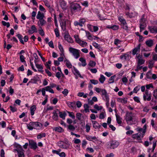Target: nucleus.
<instances>
[{
    "label": "nucleus",
    "mask_w": 157,
    "mask_h": 157,
    "mask_svg": "<svg viewBox=\"0 0 157 157\" xmlns=\"http://www.w3.org/2000/svg\"><path fill=\"white\" fill-rule=\"evenodd\" d=\"M44 17V15L43 13L41 12L40 11L38 12L36 16V18L37 19H40L43 18Z\"/></svg>",
    "instance_id": "nucleus-22"
},
{
    "label": "nucleus",
    "mask_w": 157,
    "mask_h": 157,
    "mask_svg": "<svg viewBox=\"0 0 157 157\" xmlns=\"http://www.w3.org/2000/svg\"><path fill=\"white\" fill-rule=\"evenodd\" d=\"M16 150L17 152L18 157H24L23 150L21 148L16 149Z\"/></svg>",
    "instance_id": "nucleus-15"
},
{
    "label": "nucleus",
    "mask_w": 157,
    "mask_h": 157,
    "mask_svg": "<svg viewBox=\"0 0 157 157\" xmlns=\"http://www.w3.org/2000/svg\"><path fill=\"white\" fill-rule=\"evenodd\" d=\"M74 37L75 38L76 41L78 43L79 41L81 40L79 38L78 36L77 35H75L74 36Z\"/></svg>",
    "instance_id": "nucleus-57"
},
{
    "label": "nucleus",
    "mask_w": 157,
    "mask_h": 157,
    "mask_svg": "<svg viewBox=\"0 0 157 157\" xmlns=\"http://www.w3.org/2000/svg\"><path fill=\"white\" fill-rule=\"evenodd\" d=\"M70 5L71 10L74 12L79 11L81 10V6L77 3L72 2L70 3Z\"/></svg>",
    "instance_id": "nucleus-2"
},
{
    "label": "nucleus",
    "mask_w": 157,
    "mask_h": 157,
    "mask_svg": "<svg viewBox=\"0 0 157 157\" xmlns=\"http://www.w3.org/2000/svg\"><path fill=\"white\" fill-rule=\"evenodd\" d=\"M54 31L56 36L57 37H59V34L58 29L57 28L55 29L54 30Z\"/></svg>",
    "instance_id": "nucleus-58"
},
{
    "label": "nucleus",
    "mask_w": 157,
    "mask_h": 157,
    "mask_svg": "<svg viewBox=\"0 0 157 157\" xmlns=\"http://www.w3.org/2000/svg\"><path fill=\"white\" fill-rule=\"evenodd\" d=\"M67 104L70 108H74L75 107L76 104L75 102V101L72 102H67Z\"/></svg>",
    "instance_id": "nucleus-19"
},
{
    "label": "nucleus",
    "mask_w": 157,
    "mask_h": 157,
    "mask_svg": "<svg viewBox=\"0 0 157 157\" xmlns=\"http://www.w3.org/2000/svg\"><path fill=\"white\" fill-rule=\"evenodd\" d=\"M37 32V29L34 25H32L31 27V29H29L28 31V33L30 34H32L34 33H36Z\"/></svg>",
    "instance_id": "nucleus-12"
},
{
    "label": "nucleus",
    "mask_w": 157,
    "mask_h": 157,
    "mask_svg": "<svg viewBox=\"0 0 157 157\" xmlns=\"http://www.w3.org/2000/svg\"><path fill=\"white\" fill-rule=\"evenodd\" d=\"M64 38L69 43H72L73 42L72 38L70 36V35L67 33L65 34L64 36Z\"/></svg>",
    "instance_id": "nucleus-13"
},
{
    "label": "nucleus",
    "mask_w": 157,
    "mask_h": 157,
    "mask_svg": "<svg viewBox=\"0 0 157 157\" xmlns=\"http://www.w3.org/2000/svg\"><path fill=\"white\" fill-rule=\"evenodd\" d=\"M145 94L146 96L144 94L143 95V99L144 101L147 100L148 101H150L151 99V94H148V91L146 90L145 92Z\"/></svg>",
    "instance_id": "nucleus-8"
},
{
    "label": "nucleus",
    "mask_w": 157,
    "mask_h": 157,
    "mask_svg": "<svg viewBox=\"0 0 157 157\" xmlns=\"http://www.w3.org/2000/svg\"><path fill=\"white\" fill-rule=\"evenodd\" d=\"M94 107L98 110H100L102 109V106H99L97 104L95 105Z\"/></svg>",
    "instance_id": "nucleus-54"
},
{
    "label": "nucleus",
    "mask_w": 157,
    "mask_h": 157,
    "mask_svg": "<svg viewBox=\"0 0 157 157\" xmlns=\"http://www.w3.org/2000/svg\"><path fill=\"white\" fill-rule=\"evenodd\" d=\"M115 115L117 123L118 124H121L122 122L121 121L122 118L119 115H118L117 112H116Z\"/></svg>",
    "instance_id": "nucleus-21"
},
{
    "label": "nucleus",
    "mask_w": 157,
    "mask_h": 157,
    "mask_svg": "<svg viewBox=\"0 0 157 157\" xmlns=\"http://www.w3.org/2000/svg\"><path fill=\"white\" fill-rule=\"evenodd\" d=\"M20 59L21 61L22 62H25L26 63L25 61V57L22 55H21L20 56Z\"/></svg>",
    "instance_id": "nucleus-52"
},
{
    "label": "nucleus",
    "mask_w": 157,
    "mask_h": 157,
    "mask_svg": "<svg viewBox=\"0 0 157 157\" xmlns=\"http://www.w3.org/2000/svg\"><path fill=\"white\" fill-rule=\"evenodd\" d=\"M74 24L75 26H77L78 25L80 27H82L83 26V25H82V24L79 21V22L77 21H75L74 23Z\"/></svg>",
    "instance_id": "nucleus-50"
},
{
    "label": "nucleus",
    "mask_w": 157,
    "mask_h": 157,
    "mask_svg": "<svg viewBox=\"0 0 157 157\" xmlns=\"http://www.w3.org/2000/svg\"><path fill=\"white\" fill-rule=\"evenodd\" d=\"M17 36L19 39V41L21 42V43L24 44V42L23 40L22 39V36L20 34H18L17 35Z\"/></svg>",
    "instance_id": "nucleus-34"
},
{
    "label": "nucleus",
    "mask_w": 157,
    "mask_h": 157,
    "mask_svg": "<svg viewBox=\"0 0 157 157\" xmlns=\"http://www.w3.org/2000/svg\"><path fill=\"white\" fill-rule=\"evenodd\" d=\"M53 130L59 132H63L64 131L63 129L61 127H56L54 128L53 129Z\"/></svg>",
    "instance_id": "nucleus-26"
},
{
    "label": "nucleus",
    "mask_w": 157,
    "mask_h": 157,
    "mask_svg": "<svg viewBox=\"0 0 157 157\" xmlns=\"http://www.w3.org/2000/svg\"><path fill=\"white\" fill-rule=\"evenodd\" d=\"M156 140H154L153 142L152 150L151 151L152 152H153L154 151V150L156 146Z\"/></svg>",
    "instance_id": "nucleus-55"
},
{
    "label": "nucleus",
    "mask_w": 157,
    "mask_h": 157,
    "mask_svg": "<svg viewBox=\"0 0 157 157\" xmlns=\"http://www.w3.org/2000/svg\"><path fill=\"white\" fill-rule=\"evenodd\" d=\"M37 80L36 79L32 78L31 79V81L29 82V83H36L37 82Z\"/></svg>",
    "instance_id": "nucleus-62"
},
{
    "label": "nucleus",
    "mask_w": 157,
    "mask_h": 157,
    "mask_svg": "<svg viewBox=\"0 0 157 157\" xmlns=\"http://www.w3.org/2000/svg\"><path fill=\"white\" fill-rule=\"evenodd\" d=\"M145 44L148 47H151L154 45L153 41L151 39L147 40L145 42Z\"/></svg>",
    "instance_id": "nucleus-16"
},
{
    "label": "nucleus",
    "mask_w": 157,
    "mask_h": 157,
    "mask_svg": "<svg viewBox=\"0 0 157 157\" xmlns=\"http://www.w3.org/2000/svg\"><path fill=\"white\" fill-rule=\"evenodd\" d=\"M107 28H108L111 29L113 30H117L118 29L119 26L116 25H113V26L109 27L107 26Z\"/></svg>",
    "instance_id": "nucleus-41"
},
{
    "label": "nucleus",
    "mask_w": 157,
    "mask_h": 157,
    "mask_svg": "<svg viewBox=\"0 0 157 157\" xmlns=\"http://www.w3.org/2000/svg\"><path fill=\"white\" fill-rule=\"evenodd\" d=\"M119 145V143L118 141H112L110 143V149H113L117 147Z\"/></svg>",
    "instance_id": "nucleus-9"
},
{
    "label": "nucleus",
    "mask_w": 157,
    "mask_h": 157,
    "mask_svg": "<svg viewBox=\"0 0 157 157\" xmlns=\"http://www.w3.org/2000/svg\"><path fill=\"white\" fill-rule=\"evenodd\" d=\"M90 82L94 85L97 84L98 83V82L97 80L94 79H91L90 80Z\"/></svg>",
    "instance_id": "nucleus-53"
},
{
    "label": "nucleus",
    "mask_w": 157,
    "mask_h": 157,
    "mask_svg": "<svg viewBox=\"0 0 157 157\" xmlns=\"http://www.w3.org/2000/svg\"><path fill=\"white\" fill-rule=\"evenodd\" d=\"M151 71L147 72L146 74V77L147 78L151 79Z\"/></svg>",
    "instance_id": "nucleus-56"
},
{
    "label": "nucleus",
    "mask_w": 157,
    "mask_h": 157,
    "mask_svg": "<svg viewBox=\"0 0 157 157\" xmlns=\"http://www.w3.org/2000/svg\"><path fill=\"white\" fill-rule=\"evenodd\" d=\"M119 21L121 22V25L127 24L126 21L124 19H122L120 17L119 18Z\"/></svg>",
    "instance_id": "nucleus-36"
},
{
    "label": "nucleus",
    "mask_w": 157,
    "mask_h": 157,
    "mask_svg": "<svg viewBox=\"0 0 157 157\" xmlns=\"http://www.w3.org/2000/svg\"><path fill=\"white\" fill-rule=\"evenodd\" d=\"M79 60L82 63V66L85 67L86 65V60L82 57L80 58Z\"/></svg>",
    "instance_id": "nucleus-27"
},
{
    "label": "nucleus",
    "mask_w": 157,
    "mask_h": 157,
    "mask_svg": "<svg viewBox=\"0 0 157 157\" xmlns=\"http://www.w3.org/2000/svg\"><path fill=\"white\" fill-rule=\"evenodd\" d=\"M154 63V62L153 60H151L150 61L148 65L149 68H151L153 67Z\"/></svg>",
    "instance_id": "nucleus-43"
},
{
    "label": "nucleus",
    "mask_w": 157,
    "mask_h": 157,
    "mask_svg": "<svg viewBox=\"0 0 157 157\" xmlns=\"http://www.w3.org/2000/svg\"><path fill=\"white\" fill-rule=\"evenodd\" d=\"M64 14L61 13H60L59 15V20H61V19H65V17L64 16Z\"/></svg>",
    "instance_id": "nucleus-47"
},
{
    "label": "nucleus",
    "mask_w": 157,
    "mask_h": 157,
    "mask_svg": "<svg viewBox=\"0 0 157 157\" xmlns=\"http://www.w3.org/2000/svg\"><path fill=\"white\" fill-rule=\"evenodd\" d=\"M121 41L118 39H115L114 40V44L116 45L117 46L118 44H120L121 42Z\"/></svg>",
    "instance_id": "nucleus-44"
},
{
    "label": "nucleus",
    "mask_w": 157,
    "mask_h": 157,
    "mask_svg": "<svg viewBox=\"0 0 157 157\" xmlns=\"http://www.w3.org/2000/svg\"><path fill=\"white\" fill-rule=\"evenodd\" d=\"M128 55L127 54H125L123 55H122L120 56V58L121 59H124V60H126L127 58H128Z\"/></svg>",
    "instance_id": "nucleus-40"
},
{
    "label": "nucleus",
    "mask_w": 157,
    "mask_h": 157,
    "mask_svg": "<svg viewBox=\"0 0 157 157\" xmlns=\"http://www.w3.org/2000/svg\"><path fill=\"white\" fill-rule=\"evenodd\" d=\"M73 73L74 74L76 75V78L77 79L78 78L77 76H79L81 78H82V77L80 75L79 71L77 70L75 67H74Z\"/></svg>",
    "instance_id": "nucleus-14"
},
{
    "label": "nucleus",
    "mask_w": 157,
    "mask_h": 157,
    "mask_svg": "<svg viewBox=\"0 0 157 157\" xmlns=\"http://www.w3.org/2000/svg\"><path fill=\"white\" fill-rule=\"evenodd\" d=\"M42 124L38 122H30L27 124V128L31 130L33 128L39 130L42 127Z\"/></svg>",
    "instance_id": "nucleus-1"
},
{
    "label": "nucleus",
    "mask_w": 157,
    "mask_h": 157,
    "mask_svg": "<svg viewBox=\"0 0 157 157\" xmlns=\"http://www.w3.org/2000/svg\"><path fill=\"white\" fill-rule=\"evenodd\" d=\"M57 112H59V110L58 109H56V110H54L53 112V115L52 116V118L55 121H57L58 119V114L57 113Z\"/></svg>",
    "instance_id": "nucleus-17"
},
{
    "label": "nucleus",
    "mask_w": 157,
    "mask_h": 157,
    "mask_svg": "<svg viewBox=\"0 0 157 157\" xmlns=\"http://www.w3.org/2000/svg\"><path fill=\"white\" fill-rule=\"evenodd\" d=\"M93 122V126L95 128H100L101 126L96 121H92Z\"/></svg>",
    "instance_id": "nucleus-24"
},
{
    "label": "nucleus",
    "mask_w": 157,
    "mask_h": 157,
    "mask_svg": "<svg viewBox=\"0 0 157 157\" xmlns=\"http://www.w3.org/2000/svg\"><path fill=\"white\" fill-rule=\"evenodd\" d=\"M145 21V19L143 15L142 17L141 18L140 21V32L142 31L143 30H144L146 26Z\"/></svg>",
    "instance_id": "nucleus-5"
},
{
    "label": "nucleus",
    "mask_w": 157,
    "mask_h": 157,
    "mask_svg": "<svg viewBox=\"0 0 157 157\" xmlns=\"http://www.w3.org/2000/svg\"><path fill=\"white\" fill-rule=\"evenodd\" d=\"M61 27L63 30L65 31L66 29V24L68 22V20L66 18L59 20Z\"/></svg>",
    "instance_id": "nucleus-7"
},
{
    "label": "nucleus",
    "mask_w": 157,
    "mask_h": 157,
    "mask_svg": "<svg viewBox=\"0 0 157 157\" xmlns=\"http://www.w3.org/2000/svg\"><path fill=\"white\" fill-rule=\"evenodd\" d=\"M36 109V107L35 105H33L30 107V113L31 115H34L35 111Z\"/></svg>",
    "instance_id": "nucleus-23"
},
{
    "label": "nucleus",
    "mask_w": 157,
    "mask_h": 157,
    "mask_svg": "<svg viewBox=\"0 0 157 157\" xmlns=\"http://www.w3.org/2000/svg\"><path fill=\"white\" fill-rule=\"evenodd\" d=\"M58 146L60 148L67 149L69 148L68 142V141L64 142L60 141L58 142Z\"/></svg>",
    "instance_id": "nucleus-6"
},
{
    "label": "nucleus",
    "mask_w": 157,
    "mask_h": 157,
    "mask_svg": "<svg viewBox=\"0 0 157 157\" xmlns=\"http://www.w3.org/2000/svg\"><path fill=\"white\" fill-rule=\"evenodd\" d=\"M45 89L46 90V91H48L49 92L53 94L54 93V91L52 89L51 87L50 86H46L45 87Z\"/></svg>",
    "instance_id": "nucleus-29"
},
{
    "label": "nucleus",
    "mask_w": 157,
    "mask_h": 157,
    "mask_svg": "<svg viewBox=\"0 0 157 157\" xmlns=\"http://www.w3.org/2000/svg\"><path fill=\"white\" fill-rule=\"evenodd\" d=\"M59 117L60 118L63 119H65V117L66 115V114L65 113H63L62 112L59 111Z\"/></svg>",
    "instance_id": "nucleus-38"
},
{
    "label": "nucleus",
    "mask_w": 157,
    "mask_h": 157,
    "mask_svg": "<svg viewBox=\"0 0 157 157\" xmlns=\"http://www.w3.org/2000/svg\"><path fill=\"white\" fill-rule=\"evenodd\" d=\"M134 117V114L132 112H127L125 116V120L128 124L132 125V123L129 122L132 121Z\"/></svg>",
    "instance_id": "nucleus-4"
},
{
    "label": "nucleus",
    "mask_w": 157,
    "mask_h": 157,
    "mask_svg": "<svg viewBox=\"0 0 157 157\" xmlns=\"http://www.w3.org/2000/svg\"><path fill=\"white\" fill-rule=\"evenodd\" d=\"M105 76L102 75H100V77L99 78V80L101 83H103L105 80Z\"/></svg>",
    "instance_id": "nucleus-31"
},
{
    "label": "nucleus",
    "mask_w": 157,
    "mask_h": 157,
    "mask_svg": "<svg viewBox=\"0 0 157 157\" xmlns=\"http://www.w3.org/2000/svg\"><path fill=\"white\" fill-rule=\"evenodd\" d=\"M153 95L155 99H157V89L154 90Z\"/></svg>",
    "instance_id": "nucleus-59"
},
{
    "label": "nucleus",
    "mask_w": 157,
    "mask_h": 157,
    "mask_svg": "<svg viewBox=\"0 0 157 157\" xmlns=\"http://www.w3.org/2000/svg\"><path fill=\"white\" fill-rule=\"evenodd\" d=\"M68 90L66 89H64V90L62 91V93L65 96H66L67 95L68 93Z\"/></svg>",
    "instance_id": "nucleus-51"
},
{
    "label": "nucleus",
    "mask_w": 157,
    "mask_h": 157,
    "mask_svg": "<svg viewBox=\"0 0 157 157\" xmlns=\"http://www.w3.org/2000/svg\"><path fill=\"white\" fill-rule=\"evenodd\" d=\"M86 132H88L90 130V127L88 124H86Z\"/></svg>",
    "instance_id": "nucleus-60"
},
{
    "label": "nucleus",
    "mask_w": 157,
    "mask_h": 157,
    "mask_svg": "<svg viewBox=\"0 0 157 157\" xmlns=\"http://www.w3.org/2000/svg\"><path fill=\"white\" fill-rule=\"evenodd\" d=\"M116 77V75H114L111 77L109 79V81L108 82L110 84L113 83L114 81V78Z\"/></svg>",
    "instance_id": "nucleus-39"
},
{
    "label": "nucleus",
    "mask_w": 157,
    "mask_h": 157,
    "mask_svg": "<svg viewBox=\"0 0 157 157\" xmlns=\"http://www.w3.org/2000/svg\"><path fill=\"white\" fill-rule=\"evenodd\" d=\"M82 114L80 113H77L76 114V117L77 119L79 121L81 120V117Z\"/></svg>",
    "instance_id": "nucleus-49"
},
{
    "label": "nucleus",
    "mask_w": 157,
    "mask_h": 157,
    "mask_svg": "<svg viewBox=\"0 0 157 157\" xmlns=\"http://www.w3.org/2000/svg\"><path fill=\"white\" fill-rule=\"evenodd\" d=\"M68 113L69 114V116L70 117H71L73 119H74L75 118V117L73 112H68Z\"/></svg>",
    "instance_id": "nucleus-61"
},
{
    "label": "nucleus",
    "mask_w": 157,
    "mask_h": 157,
    "mask_svg": "<svg viewBox=\"0 0 157 157\" xmlns=\"http://www.w3.org/2000/svg\"><path fill=\"white\" fill-rule=\"evenodd\" d=\"M69 51L75 59H77L80 57L79 50L72 47H70L69 48Z\"/></svg>",
    "instance_id": "nucleus-3"
},
{
    "label": "nucleus",
    "mask_w": 157,
    "mask_h": 157,
    "mask_svg": "<svg viewBox=\"0 0 157 157\" xmlns=\"http://www.w3.org/2000/svg\"><path fill=\"white\" fill-rule=\"evenodd\" d=\"M139 56H138L137 57V58L138 59L137 64L141 65L144 63L145 60L141 58H139Z\"/></svg>",
    "instance_id": "nucleus-28"
},
{
    "label": "nucleus",
    "mask_w": 157,
    "mask_h": 157,
    "mask_svg": "<svg viewBox=\"0 0 157 157\" xmlns=\"http://www.w3.org/2000/svg\"><path fill=\"white\" fill-rule=\"evenodd\" d=\"M68 128L69 130L74 131L75 129V127L72 124H70L68 126Z\"/></svg>",
    "instance_id": "nucleus-45"
},
{
    "label": "nucleus",
    "mask_w": 157,
    "mask_h": 157,
    "mask_svg": "<svg viewBox=\"0 0 157 157\" xmlns=\"http://www.w3.org/2000/svg\"><path fill=\"white\" fill-rule=\"evenodd\" d=\"M36 12L34 11H33L32 13V19L33 20H34L35 19V17L36 16Z\"/></svg>",
    "instance_id": "nucleus-63"
},
{
    "label": "nucleus",
    "mask_w": 157,
    "mask_h": 157,
    "mask_svg": "<svg viewBox=\"0 0 157 157\" xmlns=\"http://www.w3.org/2000/svg\"><path fill=\"white\" fill-rule=\"evenodd\" d=\"M35 65L36 68L39 69L38 70V71L40 72L43 71L42 70L43 69V67L40 64H36Z\"/></svg>",
    "instance_id": "nucleus-37"
},
{
    "label": "nucleus",
    "mask_w": 157,
    "mask_h": 157,
    "mask_svg": "<svg viewBox=\"0 0 157 157\" xmlns=\"http://www.w3.org/2000/svg\"><path fill=\"white\" fill-rule=\"evenodd\" d=\"M138 134L139 133H138L135 135V136L133 137V138L136 139L138 140H141L140 135V134Z\"/></svg>",
    "instance_id": "nucleus-46"
},
{
    "label": "nucleus",
    "mask_w": 157,
    "mask_h": 157,
    "mask_svg": "<svg viewBox=\"0 0 157 157\" xmlns=\"http://www.w3.org/2000/svg\"><path fill=\"white\" fill-rule=\"evenodd\" d=\"M78 43L83 47L86 46L87 44V43L86 42L81 40H80Z\"/></svg>",
    "instance_id": "nucleus-33"
},
{
    "label": "nucleus",
    "mask_w": 157,
    "mask_h": 157,
    "mask_svg": "<svg viewBox=\"0 0 157 157\" xmlns=\"http://www.w3.org/2000/svg\"><path fill=\"white\" fill-rule=\"evenodd\" d=\"M64 61L66 62V66L68 68H70L72 67V65L68 60L66 59Z\"/></svg>",
    "instance_id": "nucleus-30"
},
{
    "label": "nucleus",
    "mask_w": 157,
    "mask_h": 157,
    "mask_svg": "<svg viewBox=\"0 0 157 157\" xmlns=\"http://www.w3.org/2000/svg\"><path fill=\"white\" fill-rule=\"evenodd\" d=\"M45 133H43L42 134H40L37 136V138L38 139H41L43 137H45Z\"/></svg>",
    "instance_id": "nucleus-48"
},
{
    "label": "nucleus",
    "mask_w": 157,
    "mask_h": 157,
    "mask_svg": "<svg viewBox=\"0 0 157 157\" xmlns=\"http://www.w3.org/2000/svg\"><path fill=\"white\" fill-rule=\"evenodd\" d=\"M148 29L150 32L152 33H157V27H149Z\"/></svg>",
    "instance_id": "nucleus-20"
},
{
    "label": "nucleus",
    "mask_w": 157,
    "mask_h": 157,
    "mask_svg": "<svg viewBox=\"0 0 157 157\" xmlns=\"http://www.w3.org/2000/svg\"><path fill=\"white\" fill-rule=\"evenodd\" d=\"M29 145L31 148L34 150H35L37 147L36 143L33 140H29Z\"/></svg>",
    "instance_id": "nucleus-10"
},
{
    "label": "nucleus",
    "mask_w": 157,
    "mask_h": 157,
    "mask_svg": "<svg viewBox=\"0 0 157 157\" xmlns=\"http://www.w3.org/2000/svg\"><path fill=\"white\" fill-rule=\"evenodd\" d=\"M59 5L62 8L63 10H66L67 8V3L63 0H60Z\"/></svg>",
    "instance_id": "nucleus-11"
},
{
    "label": "nucleus",
    "mask_w": 157,
    "mask_h": 157,
    "mask_svg": "<svg viewBox=\"0 0 157 157\" xmlns=\"http://www.w3.org/2000/svg\"><path fill=\"white\" fill-rule=\"evenodd\" d=\"M40 21V23H38V24L39 26L40 25L42 26L44 25L46 23L45 21L43 19V18L40 19H39Z\"/></svg>",
    "instance_id": "nucleus-35"
},
{
    "label": "nucleus",
    "mask_w": 157,
    "mask_h": 157,
    "mask_svg": "<svg viewBox=\"0 0 157 157\" xmlns=\"http://www.w3.org/2000/svg\"><path fill=\"white\" fill-rule=\"evenodd\" d=\"M86 139L89 141H92V140H96L97 138L95 136H89L86 137Z\"/></svg>",
    "instance_id": "nucleus-32"
},
{
    "label": "nucleus",
    "mask_w": 157,
    "mask_h": 157,
    "mask_svg": "<svg viewBox=\"0 0 157 157\" xmlns=\"http://www.w3.org/2000/svg\"><path fill=\"white\" fill-rule=\"evenodd\" d=\"M58 47L59 49L60 50L61 52V53L60 54L61 56H64V49L63 46H62L61 44L59 43L58 44Z\"/></svg>",
    "instance_id": "nucleus-25"
},
{
    "label": "nucleus",
    "mask_w": 157,
    "mask_h": 157,
    "mask_svg": "<svg viewBox=\"0 0 157 157\" xmlns=\"http://www.w3.org/2000/svg\"><path fill=\"white\" fill-rule=\"evenodd\" d=\"M102 89L98 87H95L94 88V90L98 93H99L101 92Z\"/></svg>",
    "instance_id": "nucleus-64"
},
{
    "label": "nucleus",
    "mask_w": 157,
    "mask_h": 157,
    "mask_svg": "<svg viewBox=\"0 0 157 157\" xmlns=\"http://www.w3.org/2000/svg\"><path fill=\"white\" fill-rule=\"evenodd\" d=\"M140 44H138V46H137V47L133 49L132 52V53L133 55H135V54H136L138 51H140Z\"/></svg>",
    "instance_id": "nucleus-18"
},
{
    "label": "nucleus",
    "mask_w": 157,
    "mask_h": 157,
    "mask_svg": "<svg viewBox=\"0 0 157 157\" xmlns=\"http://www.w3.org/2000/svg\"><path fill=\"white\" fill-rule=\"evenodd\" d=\"M96 63L92 60L90 61L88 65L91 67H93L95 66L96 65Z\"/></svg>",
    "instance_id": "nucleus-42"
}]
</instances>
